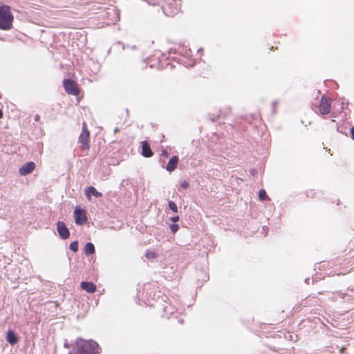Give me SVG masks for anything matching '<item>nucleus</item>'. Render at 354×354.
I'll list each match as a JSON object with an SVG mask.
<instances>
[{
    "label": "nucleus",
    "instance_id": "obj_19",
    "mask_svg": "<svg viewBox=\"0 0 354 354\" xmlns=\"http://www.w3.org/2000/svg\"><path fill=\"white\" fill-rule=\"evenodd\" d=\"M69 248L71 250H72L74 252H77L78 248H79L78 241H74L71 242L69 245Z\"/></svg>",
    "mask_w": 354,
    "mask_h": 354
},
{
    "label": "nucleus",
    "instance_id": "obj_11",
    "mask_svg": "<svg viewBox=\"0 0 354 354\" xmlns=\"http://www.w3.org/2000/svg\"><path fill=\"white\" fill-rule=\"evenodd\" d=\"M6 340L11 346L17 344L19 342V336L12 329H9L6 334Z\"/></svg>",
    "mask_w": 354,
    "mask_h": 354
},
{
    "label": "nucleus",
    "instance_id": "obj_17",
    "mask_svg": "<svg viewBox=\"0 0 354 354\" xmlns=\"http://www.w3.org/2000/svg\"><path fill=\"white\" fill-rule=\"evenodd\" d=\"M163 311L165 315L163 316L167 317V319H169V316H167V315H173L174 313V308L171 305H167L163 307Z\"/></svg>",
    "mask_w": 354,
    "mask_h": 354
},
{
    "label": "nucleus",
    "instance_id": "obj_22",
    "mask_svg": "<svg viewBox=\"0 0 354 354\" xmlns=\"http://www.w3.org/2000/svg\"><path fill=\"white\" fill-rule=\"evenodd\" d=\"M189 186V183L187 180H183L181 183H180V187L178 189L179 192H180V188L182 189H187Z\"/></svg>",
    "mask_w": 354,
    "mask_h": 354
},
{
    "label": "nucleus",
    "instance_id": "obj_28",
    "mask_svg": "<svg viewBox=\"0 0 354 354\" xmlns=\"http://www.w3.org/2000/svg\"><path fill=\"white\" fill-rule=\"evenodd\" d=\"M178 322L179 324H183V322H184L183 319H182V318H179V319H178Z\"/></svg>",
    "mask_w": 354,
    "mask_h": 354
},
{
    "label": "nucleus",
    "instance_id": "obj_32",
    "mask_svg": "<svg viewBox=\"0 0 354 354\" xmlns=\"http://www.w3.org/2000/svg\"><path fill=\"white\" fill-rule=\"evenodd\" d=\"M3 116V111L1 109H0V119L2 118Z\"/></svg>",
    "mask_w": 354,
    "mask_h": 354
},
{
    "label": "nucleus",
    "instance_id": "obj_3",
    "mask_svg": "<svg viewBox=\"0 0 354 354\" xmlns=\"http://www.w3.org/2000/svg\"><path fill=\"white\" fill-rule=\"evenodd\" d=\"M162 8L165 15L174 17L178 12V3L176 0H167Z\"/></svg>",
    "mask_w": 354,
    "mask_h": 354
},
{
    "label": "nucleus",
    "instance_id": "obj_36",
    "mask_svg": "<svg viewBox=\"0 0 354 354\" xmlns=\"http://www.w3.org/2000/svg\"><path fill=\"white\" fill-rule=\"evenodd\" d=\"M211 120H212V122H215V121H216V118H211Z\"/></svg>",
    "mask_w": 354,
    "mask_h": 354
},
{
    "label": "nucleus",
    "instance_id": "obj_13",
    "mask_svg": "<svg viewBox=\"0 0 354 354\" xmlns=\"http://www.w3.org/2000/svg\"><path fill=\"white\" fill-rule=\"evenodd\" d=\"M80 287L82 290L86 291L88 293H94L96 290V286L92 281H82Z\"/></svg>",
    "mask_w": 354,
    "mask_h": 354
},
{
    "label": "nucleus",
    "instance_id": "obj_2",
    "mask_svg": "<svg viewBox=\"0 0 354 354\" xmlns=\"http://www.w3.org/2000/svg\"><path fill=\"white\" fill-rule=\"evenodd\" d=\"M14 16L10 12V8L8 6H0V29L8 30L12 27Z\"/></svg>",
    "mask_w": 354,
    "mask_h": 354
},
{
    "label": "nucleus",
    "instance_id": "obj_16",
    "mask_svg": "<svg viewBox=\"0 0 354 354\" xmlns=\"http://www.w3.org/2000/svg\"><path fill=\"white\" fill-rule=\"evenodd\" d=\"M107 14L111 16V20L115 23L120 20V12L118 10L113 8L107 12Z\"/></svg>",
    "mask_w": 354,
    "mask_h": 354
},
{
    "label": "nucleus",
    "instance_id": "obj_34",
    "mask_svg": "<svg viewBox=\"0 0 354 354\" xmlns=\"http://www.w3.org/2000/svg\"><path fill=\"white\" fill-rule=\"evenodd\" d=\"M310 280V278H306V279H305V283H309Z\"/></svg>",
    "mask_w": 354,
    "mask_h": 354
},
{
    "label": "nucleus",
    "instance_id": "obj_10",
    "mask_svg": "<svg viewBox=\"0 0 354 354\" xmlns=\"http://www.w3.org/2000/svg\"><path fill=\"white\" fill-rule=\"evenodd\" d=\"M84 194L88 200H91V196H94L97 198L102 197V194L98 192L96 188L93 186H88L86 187L84 190Z\"/></svg>",
    "mask_w": 354,
    "mask_h": 354
},
{
    "label": "nucleus",
    "instance_id": "obj_24",
    "mask_svg": "<svg viewBox=\"0 0 354 354\" xmlns=\"http://www.w3.org/2000/svg\"><path fill=\"white\" fill-rule=\"evenodd\" d=\"M179 219H180V217L178 215L171 216L170 218V221H171L174 223H175L176 222L178 221Z\"/></svg>",
    "mask_w": 354,
    "mask_h": 354
},
{
    "label": "nucleus",
    "instance_id": "obj_25",
    "mask_svg": "<svg viewBox=\"0 0 354 354\" xmlns=\"http://www.w3.org/2000/svg\"><path fill=\"white\" fill-rule=\"evenodd\" d=\"M277 104H278V101H277V100H275L272 102V109H273L272 112L274 114L276 112L275 109H276V106H277Z\"/></svg>",
    "mask_w": 354,
    "mask_h": 354
},
{
    "label": "nucleus",
    "instance_id": "obj_7",
    "mask_svg": "<svg viewBox=\"0 0 354 354\" xmlns=\"http://www.w3.org/2000/svg\"><path fill=\"white\" fill-rule=\"evenodd\" d=\"M331 109V100L326 97L325 95H322L320 99L319 103V112L322 115H326L329 113Z\"/></svg>",
    "mask_w": 354,
    "mask_h": 354
},
{
    "label": "nucleus",
    "instance_id": "obj_20",
    "mask_svg": "<svg viewBox=\"0 0 354 354\" xmlns=\"http://www.w3.org/2000/svg\"><path fill=\"white\" fill-rule=\"evenodd\" d=\"M168 206H169V208L174 213H177L178 212V207L176 205V204L172 201H169L168 202Z\"/></svg>",
    "mask_w": 354,
    "mask_h": 354
},
{
    "label": "nucleus",
    "instance_id": "obj_33",
    "mask_svg": "<svg viewBox=\"0 0 354 354\" xmlns=\"http://www.w3.org/2000/svg\"><path fill=\"white\" fill-rule=\"evenodd\" d=\"M64 346L65 348H69V344L67 342H65L64 344Z\"/></svg>",
    "mask_w": 354,
    "mask_h": 354
},
{
    "label": "nucleus",
    "instance_id": "obj_29",
    "mask_svg": "<svg viewBox=\"0 0 354 354\" xmlns=\"http://www.w3.org/2000/svg\"><path fill=\"white\" fill-rule=\"evenodd\" d=\"M119 131H120V129L118 128V127H115V129H114V133H118Z\"/></svg>",
    "mask_w": 354,
    "mask_h": 354
},
{
    "label": "nucleus",
    "instance_id": "obj_5",
    "mask_svg": "<svg viewBox=\"0 0 354 354\" xmlns=\"http://www.w3.org/2000/svg\"><path fill=\"white\" fill-rule=\"evenodd\" d=\"M63 86L66 92L69 95H77L80 93V88L77 84L71 79H64Z\"/></svg>",
    "mask_w": 354,
    "mask_h": 354
},
{
    "label": "nucleus",
    "instance_id": "obj_26",
    "mask_svg": "<svg viewBox=\"0 0 354 354\" xmlns=\"http://www.w3.org/2000/svg\"><path fill=\"white\" fill-rule=\"evenodd\" d=\"M351 138L354 140V126L351 128Z\"/></svg>",
    "mask_w": 354,
    "mask_h": 354
},
{
    "label": "nucleus",
    "instance_id": "obj_35",
    "mask_svg": "<svg viewBox=\"0 0 354 354\" xmlns=\"http://www.w3.org/2000/svg\"><path fill=\"white\" fill-rule=\"evenodd\" d=\"M203 51V48H199L198 50V53H201Z\"/></svg>",
    "mask_w": 354,
    "mask_h": 354
},
{
    "label": "nucleus",
    "instance_id": "obj_27",
    "mask_svg": "<svg viewBox=\"0 0 354 354\" xmlns=\"http://www.w3.org/2000/svg\"><path fill=\"white\" fill-rule=\"evenodd\" d=\"M39 119H40V116L39 115L37 114L35 115L34 120L35 122H38L39 120Z\"/></svg>",
    "mask_w": 354,
    "mask_h": 354
},
{
    "label": "nucleus",
    "instance_id": "obj_8",
    "mask_svg": "<svg viewBox=\"0 0 354 354\" xmlns=\"http://www.w3.org/2000/svg\"><path fill=\"white\" fill-rule=\"evenodd\" d=\"M57 230L59 236L62 239H66L70 236V232L64 221H59L57 223Z\"/></svg>",
    "mask_w": 354,
    "mask_h": 354
},
{
    "label": "nucleus",
    "instance_id": "obj_4",
    "mask_svg": "<svg viewBox=\"0 0 354 354\" xmlns=\"http://www.w3.org/2000/svg\"><path fill=\"white\" fill-rule=\"evenodd\" d=\"M73 216L75 218V222L77 225H83L88 221L86 210L80 206H77L75 208L73 212Z\"/></svg>",
    "mask_w": 354,
    "mask_h": 354
},
{
    "label": "nucleus",
    "instance_id": "obj_21",
    "mask_svg": "<svg viewBox=\"0 0 354 354\" xmlns=\"http://www.w3.org/2000/svg\"><path fill=\"white\" fill-rule=\"evenodd\" d=\"M169 229L171 233L174 234L178 230L179 225L176 223H171L169 225Z\"/></svg>",
    "mask_w": 354,
    "mask_h": 354
},
{
    "label": "nucleus",
    "instance_id": "obj_6",
    "mask_svg": "<svg viewBox=\"0 0 354 354\" xmlns=\"http://www.w3.org/2000/svg\"><path fill=\"white\" fill-rule=\"evenodd\" d=\"M90 132L86 128L85 123L83 124L82 131L79 136V142L82 144V146L85 149H88L90 147Z\"/></svg>",
    "mask_w": 354,
    "mask_h": 354
},
{
    "label": "nucleus",
    "instance_id": "obj_31",
    "mask_svg": "<svg viewBox=\"0 0 354 354\" xmlns=\"http://www.w3.org/2000/svg\"><path fill=\"white\" fill-rule=\"evenodd\" d=\"M230 112V109L227 108L226 111H225V114H228Z\"/></svg>",
    "mask_w": 354,
    "mask_h": 354
},
{
    "label": "nucleus",
    "instance_id": "obj_12",
    "mask_svg": "<svg viewBox=\"0 0 354 354\" xmlns=\"http://www.w3.org/2000/svg\"><path fill=\"white\" fill-rule=\"evenodd\" d=\"M179 158L177 156H173L171 158H169L165 169L167 171L171 172L174 171L178 164Z\"/></svg>",
    "mask_w": 354,
    "mask_h": 354
},
{
    "label": "nucleus",
    "instance_id": "obj_18",
    "mask_svg": "<svg viewBox=\"0 0 354 354\" xmlns=\"http://www.w3.org/2000/svg\"><path fill=\"white\" fill-rule=\"evenodd\" d=\"M259 198L261 201L268 200V196L265 189H261L259 192Z\"/></svg>",
    "mask_w": 354,
    "mask_h": 354
},
{
    "label": "nucleus",
    "instance_id": "obj_15",
    "mask_svg": "<svg viewBox=\"0 0 354 354\" xmlns=\"http://www.w3.org/2000/svg\"><path fill=\"white\" fill-rule=\"evenodd\" d=\"M95 252V245L91 242H87L84 248V253L86 256H90Z\"/></svg>",
    "mask_w": 354,
    "mask_h": 354
},
{
    "label": "nucleus",
    "instance_id": "obj_23",
    "mask_svg": "<svg viewBox=\"0 0 354 354\" xmlns=\"http://www.w3.org/2000/svg\"><path fill=\"white\" fill-rule=\"evenodd\" d=\"M157 254L155 252H147L145 254V257L148 259H152L157 257Z\"/></svg>",
    "mask_w": 354,
    "mask_h": 354
},
{
    "label": "nucleus",
    "instance_id": "obj_9",
    "mask_svg": "<svg viewBox=\"0 0 354 354\" xmlns=\"http://www.w3.org/2000/svg\"><path fill=\"white\" fill-rule=\"evenodd\" d=\"M35 169V162L30 161L24 164L19 169L21 176H26L30 174Z\"/></svg>",
    "mask_w": 354,
    "mask_h": 354
},
{
    "label": "nucleus",
    "instance_id": "obj_30",
    "mask_svg": "<svg viewBox=\"0 0 354 354\" xmlns=\"http://www.w3.org/2000/svg\"><path fill=\"white\" fill-rule=\"evenodd\" d=\"M344 350H345V348H344V347H342V348H340V350H339L340 353L343 354V353H344Z\"/></svg>",
    "mask_w": 354,
    "mask_h": 354
},
{
    "label": "nucleus",
    "instance_id": "obj_14",
    "mask_svg": "<svg viewBox=\"0 0 354 354\" xmlns=\"http://www.w3.org/2000/svg\"><path fill=\"white\" fill-rule=\"evenodd\" d=\"M142 144V155L145 158H150L153 156V153L151 149L150 145L146 142L143 141L141 142Z\"/></svg>",
    "mask_w": 354,
    "mask_h": 354
},
{
    "label": "nucleus",
    "instance_id": "obj_1",
    "mask_svg": "<svg viewBox=\"0 0 354 354\" xmlns=\"http://www.w3.org/2000/svg\"><path fill=\"white\" fill-rule=\"evenodd\" d=\"M100 352L101 348L95 340H85L78 337L68 354H99Z\"/></svg>",
    "mask_w": 354,
    "mask_h": 354
}]
</instances>
